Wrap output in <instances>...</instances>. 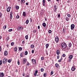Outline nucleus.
Listing matches in <instances>:
<instances>
[{
    "mask_svg": "<svg viewBox=\"0 0 77 77\" xmlns=\"http://www.w3.org/2000/svg\"><path fill=\"white\" fill-rule=\"evenodd\" d=\"M61 47L63 48H66V44L65 43H62Z\"/></svg>",
    "mask_w": 77,
    "mask_h": 77,
    "instance_id": "f257e3e1",
    "label": "nucleus"
},
{
    "mask_svg": "<svg viewBox=\"0 0 77 77\" xmlns=\"http://www.w3.org/2000/svg\"><path fill=\"white\" fill-rule=\"evenodd\" d=\"M23 27L22 26H19L17 28V30L19 31H21L23 29Z\"/></svg>",
    "mask_w": 77,
    "mask_h": 77,
    "instance_id": "f03ea898",
    "label": "nucleus"
},
{
    "mask_svg": "<svg viewBox=\"0 0 77 77\" xmlns=\"http://www.w3.org/2000/svg\"><path fill=\"white\" fill-rule=\"evenodd\" d=\"M7 61H8V59L6 58H4L3 60V63L4 64L6 63V62H7Z\"/></svg>",
    "mask_w": 77,
    "mask_h": 77,
    "instance_id": "7ed1b4c3",
    "label": "nucleus"
},
{
    "mask_svg": "<svg viewBox=\"0 0 77 77\" xmlns=\"http://www.w3.org/2000/svg\"><path fill=\"white\" fill-rule=\"evenodd\" d=\"M31 60L32 63H33V64H34V65H36V60L32 59Z\"/></svg>",
    "mask_w": 77,
    "mask_h": 77,
    "instance_id": "20e7f679",
    "label": "nucleus"
},
{
    "mask_svg": "<svg viewBox=\"0 0 77 77\" xmlns=\"http://www.w3.org/2000/svg\"><path fill=\"white\" fill-rule=\"evenodd\" d=\"M75 27V25L74 24H72L71 26V30H73Z\"/></svg>",
    "mask_w": 77,
    "mask_h": 77,
    "instance_id": "39448f33",
    "label": "nucleus"
},
{
    "mask_svg": "<svg viewBox=\"0 0 77 77\" xmlns=\"http://www.w3.org/2000/svg\"><path fill=\"white\" fill-rule=\"evenodd\" d=\"M55 40L57 43H58V42H59V38L58 36H56L55 37Z\"/></svg>",
    "mask_w": 77,
    "mask_h": 77,
    "instance_id": "423d86ee",
    "label": "nucleus"
},
{
    "mask_svg": "<svg viewBox=\"0 0 77 77\" xmlns=\"http://www.w3.org/2000/svg\"><path fill=\"white\" fill-rule=\"evenodd\" d=\"M55 66H56V67L57 68H60V66L59 64L57 63H56L55 64Z\"/></svg>",
    "mask_w": 77,
    "mask_h": 77,
    "instance_id": "0eeeda50",
    "label": "nucleus"
},
{
    "mask_svg": "<svg viewBox=\"0 0 77 77\" xmlns=\"http://www.w3.org/2000/svg\"><path fill=\"white\" fill-rule=\"evenodd\" d=\"M26 62H27V59H26L25 58L23 60V63L25 64V63H26Z\"/></svg>",
    "mask_w": 77,
    "mask_h": 77,
    "instance_id": "6e6552de",
    "label": "nucleus"
},
{
    "mask_svg": "<svg viewBox=\"0 0 77 77\" xmlns=\"http://www.w3.org/2000/svg\"><path fill=\"white\" fill-rule=\"evenodd\" d=\"M11 8L10 7H8L7 9V11L8 12H10V9Z\"/></svg>",
    "mask_w": 77,
    "mask_h": 77,
    "instance_id": "1a4fd4ad",
    "label": "nucleus"
},
{
    "mask_svg": "<svg viewBox=\"0 0 77 77\" xmlns=\"http://www.w3.org/2000/svg\"><path fill=\"white\" fill-rule=\"evenodd\" d=\"M8 51H5L4 52V56H8Z\"/></svg>",
    "mask_w": 77,
    "mask_h": 77,
    "instance_id": "9d476101",
    "label": "nucleus"
},
{
    "mask_svg": "<svg viewBox=\"0 0 77 77\" xmlns=\"http://www.w3.org/2000/svg\"><path fill=\"white\" fill-rule=\"evenodd\" d=\"M0 77H4V73H3V72L0 73Z\"/></svg>",
    "mask_w": 77,
    "mask_h": 77,
    "instance_id": "9b49d317",
    "label": "nucleus"
},
{
    "mask_svg": "<svg viewBox=\"0 0 77 77\" xmlns=\"http://www.w3.org/2000/svg\"><path fill=\"white\" fill-rule=\"evenodd\" d=\"M24 52H22L21 54H20V57H23V56H24Z\"/></svg>",
    "mask_w": 77,
    "mask_h": 77,
    "instance_id": "f8f14e48",
    "label": "nucleus"
},
{
    "mask_svg": "<svg viewBox=\"0 0 77 77\" xmlns=\"http://www.w3.org/2000/svg\"><path fill=\"white\" fill-rule=\"evenodd\" d=\"M10 19H12V11H11L10 13Z\"/></svg>",
    "mask_w": 77,
    "mask_h": 77,
    "instance_id": "ddd939ff",
    "label": "nucleus"
},
{
    "mask_svg": "<svg viewBox=\"0 0 77 77\" xmlns=\"http://www.w3.org/2000/svg\"><path fill=\"white\" fill-rule=\"evenodd\" d=\"M38 70H35V73H34V75L35 76H36L37 73H38Z\"/></svg>",
    "mask_w": 77,
    "mask_h": 77,
    "instance_id": "4468645a",
    "label": "nucleus"
},
{
    "mask_svg": "<svg viewBox=\"0 0 77 77\" xmlns=\"http://www.w3.org/2000/svg\"><path fill=\"white\" fill-rule=\"evenodd\" d=\"M75 69V68L74 67H72L71 70L72 71H74Z\"/></svg>",
    "mask_w": 77,
    "mask_h": 77,
    "instance_id": "2eb2a0df",
    "label": "nucleus"
},
{
    "mask_svg": "<svg viewBox=\"0 0 77 77\" xmlns=\"http://www.w3.org/2000/svg\"><path fill=\"white\" fill-rule=\"evenodd\" d=\"M56 53L57 54V55H59V54H60V51H59V50H57L56 51Z\"/></svg>",
    "mask_w": 77,
    "mask_h": 77,
    "instance_id": "dca6fc26",
    "label": "nucleus"
},
{
    "mask_svg": "<svg viewBox=\"0 0 77 77\" xmlns=\"http://www.w3.org/2000/svg\"><path fill=\"white\" fill-rule=\"evenodd\" d=\"M56 5H55L54 6V8H55V9L54 10V12H56V11H57V8H56Z\"/></svg>",
    "mask_w": 77,
    "mask_h": 77,
    "instance_id": "f3484780",
    "label": "nucleus"
},
{
    "mask_svg": "<svg viewBox=\"0 0 77 77\" xmlns=\"http://www.w3.org/2000/svg\"><path fill=\"white\" fill-rule=\"evenodd\" d=\"M23 17H26V12H23Z\"/></svg>",
    "mask_w": 77,
    "mask_h": 77,
    "instance_id": "a211bd4d",
    "label": "nucleus"
},
{
    "mask_svg": "<svg viewBox=\"0 0 77 77\" xmlns=\"http://www.w3.org/2000/svg\"><path fill=\"white\" fill-rule=\"evenodd\" d=\"M25 3V1L24 0H21V4H22V3Z\"/></svg>",
    "mask_w": 77,
    "mask_h": 77,
    "instance_id": "6ab92c4d",
    "label": "nucleus"
},
{
    "mask_svg": "<svg viewBox=\"0 0 77 77\" xmlns=\"http://www.w3.org/2000/svg\"><path fill=\"white\" fill-rule=\"evenodd\" d=\"M42 26L43 27H45L46 26V23H43Z\"/></svg>",
    "mask_w": 77,
    "mask_h": 77,
    "instance_id": "aec40b11",
    "label": "nucleus"
},
{
    "mask_svg": "<svg viewBox=\"0 0 77 77\" xmlns=\"http://www.w3.org/2000/svg\"><path fill=\"white\" fill-rule=\"evenodd\" d=\"M73 57L72 55H70L69 57V58L72 59Z\"/></svg>",
    "mask_w": 77,
    "mask_h": 77,
    "instance_id": "412c9836",
    "label": "nucleus"
},
{
    "mask_svg": "<svg viewBox=\"0 0 77 77\" xmlns=\"http://www.w3.org/2000/svg\"><path fill=\"white\" fill-rule=\"evenodd\" d=\"M49 46V44H47L46 45V48H48V47Z\"/></svg>",
    "mask_w": 77,
    "mask_h": 77,
    "instance_id": "4be33fe9",
    "label": "nucleus"
},
{
    "mask_svg": "<svg viewBox=\"0 0 77 77\" xmlns=\"http://www.w3.org/2000/svg\"><path fill=\"white\" fill-rule=\"evenodd\" d=\"M40 71L41 72H44V69L43 68H42L40 69Z\"/></svg>",
    "mask_w": 77,
    "mask_h": 77,
    "instance_id": "5701e85b",
    "label": "nucleus"
},
{
    "mask_svg": "<svg viewBox=\"0 0 77 77\" xmlns=\"http://www.w3.org/2000/svg\"><path fill=\"white\" fill-rule=\"evenodd\" d=\"M17 47H16L14 48V50L15 51H17Z\"/></svg>",
    "mask_w": 77,
    "mask_h": 77,
    "instance_id": "b1692460",
    "label": "nucleus"
},
{
    "mask_svg": "<svg viewBox=\"0 0 77 77\" xmlns=\"http://www.w3.org/2000/svg\"><path fill=\"white\" fill-rule=\"evenodd\" d=\"M19 51H22V50H23V48H22L20 47L19 48Z\"/></svg>",
    "mask_w": 77,
    "mask_h": 77,
    "instance_id": "393cba45",
    "label": "nucleus"
},
{
    "mask_svg": "<svg viewBox=\"0 0 77 77\" xmlns=\"http://www.w3.org/2000/svg\"><path fill=\"white\" fill-rule=\"evenodd\" d=\"M31 48H34V47H35V46H34V45H32L31 46Z\"/></svg>",
    "mask_w": 77,
    "mask_h": 77,
    "instance_id": "a878e982",
    "label": "nucleus"
},
{
    "mask_svg": "<svg viewBox=\"0 0 77 77\" xmlns=\"http://www.w3.org/2000/svg\"><path fill=\"white\" fill-rule=\"evenodd\" d=\"M11 61H12V60L9 59L8 60V63H11Z\"/></svg>",
    "mask_w": 77,
    "mask_h": 77,
    "instance_id": "bb28decb",
    "label": "nucleus"
},
{
    "mask_svg": "<svg viewBox=\"0 0 77 77\" xmlns=\"http://www.w3.org/2000/svg\"><path fill=\"white\" fill-rule=\"evenodd\" d=\"M11 46H14V42H11Z\"/></svg>",
    "mask_w": 77,
    "mask_h": 77,
    "instance_id": "cd10ccee",
    "label": "nucleus"
},
{
    "mask_svg": "<svg viewBox=\"0 0 77 77\" xmlns=\"http://www.w3.org/2000/svg\"><path fill=\"white\" fill-rule=\"evenodd\" d=\"M26 23L27 24L29 23V20H26Z\"/></svg>",
    "mask_w": 77,
    "mask_h": 77,
    "instance_id": "c85d7f7f",
    "label": "nucleus"
},
{
    "mask_svg": "<svg viewBox=\"0 0 77 77\" xmlns=\"http://www.w3.org/2000/svg\"><path fill=\"white\" fill-rule=\"evenodd\" d=\"M28 54V52H27V51H26L25 52V55H27Z\"/></svg>",
    "mask_w": 77,
    "mask_h": 77,
    "instance_id": "c756f323",
    "label": "nucleus"
},
{
    "mask_svg": "<svg viewBox=\"0 0 77 77\" xmlns=\"http://www.w3.org/2000/svg\"><path fill=\"white\" fill-rule=\"evenodd\" d=\"M3 29H6V25L4 26L3 27Z\"/></svg>",
    "mask_w": 77,
    "mask_h": 77,
    "instance_id": "7c9ffc66",
    "label": "nucleus"
},
{
    "mask_svg": "<svg viewBox=\"0 0 77 77\" xmlns=\"http://www.w3.org/2000/svg\"><path fill=\"white\" fill-rule=\"evenodd\" d=\"M71 43H69V47H71Z\"/></svg>",
    "mask_w": 77,
    "mask_h": 77,
    "instance_id": "2f4dec72",
    "label": "nucleus"
},
{
    "mask_svg": "<svg viewBox=\"0 0 77 77\" xmlns=\"http://www.w3.org/2000/svg\"><path fill=\"white\" fill-rule=\"evenodd\" d=\"M53 74V71H52L51 72V75H52Z\"/></svg>",
    "mask_w": 77,
    "mask_h": 77,
    "instance_id": "473e14b6",
    "label": "nucleus"
},
{
    "mask_svg": "<svg viewBox=\"0 0 77 77\" xmlns=\"http://www.w3.org/2000/svg\"><path fill=\"white\" fill-rule=\"evenodd\" d=\"M66 20L67 21H69V19L68 17H66Z\"/></svg>",
    "mask_w": 77,
    "mask_h": 77,
    "instance_id": "72a5a7b5",
    "label": "nucleus"
},
{
    "mask_svg": "<svg viewBox=\"0 0 77 77\" xmlns=\"http://www.w3.org/2000/svg\"><path fill=\"white\" fill-rule=\"evenodd\" d=\"M62 60V58H61V59L59 60L58 61V62H61V61Z\"/></svg>",
    "mask_w": 77,
    "mask_h": 77,
    "instance_id": "f704fd0d",
    "label": "nucleus"
},
{
    "mask_svg": "<svg viewBox=\"0 0 77 77\" xmlns=\"http://www.w3.org/2000/svg\"><path fill=\"white\" fill-rule=\"evenodd\" d=\"M65 32H66V29H63V33H65Z\"/></svg>",
    "mask_w": 77,
    "mask_h": 77,
    "instance_id": "c9c22d12",
    "label": "nucleus"
},
{
    "mask_svg": "<svg viewBox=\"0 0 77 77\" xmlns=\"http://www.w3.org/2000/svg\"><path fill=\"white\" fill-rule=\"evenodd\" d=\"M41 59L42 60H44V58L43 57H42L41 58Z\"/></svg>",
    "mask_w": 77,
    "mask_h": 77,
    "instance_id": "e433bc0d",
    "label": "nucleus"
},
{
    "mask_svg": "<svg viewBox=\"0 0 77 77\" xmlns=\"http://www.w3.org/2000/svg\"><path fill=\"white\" fill-rule=\"evenodd\" d=\"M9 39V37H7L6 38L7 41H8Z\"/></svg>",
    "mask_w": 77,
    "mask_h": 77,
    "instance_id": "4c0bfd02",
    "label": "nucleus"
},
{
    "mask_svg": "<svg viewBox=\"0 0 77 77\" xmlns=\"http://www.w3.org/2000/svg\"><path fill=\"white\" fill-rule=\"evenodd\" d=\"M25 38H26V39H28V35H26L25 36Z\"/></svg>",
    "mask_w": 77,
    "mask_h": 77,
    "instance_id": "58836bf2",
    "label": "nucleus"
},
{
    "mask_svg": "<svg viewBox=\"0 0 77 77\" xmlns=\"http://www.w3.org/2000/svg\"><path fill=\"white\" fill-rule=\"evenodd\" d=\"M19 7L18 6H16V9H19Z\"/></svg>",
    "mask_w": 77,
    "mask_h": 77,
    "instance_id": "ea45409f",
    "label": "nucleus"
},
{
    "mask_svg": "<svg viewBox=\"0 0 77 77\" xmlns=\"http://www.w3.org/2000/svg\"><path fill=\"white\" fill-rule=\"evenodd\" d=\"M52 31H51V30H49L48 31V32L49 33H51Z\"/></svg>",
    "mask_w": 77,
    "mask_h": 77,
    "instance_id": "a19ab883",
    "label": "nucleus"
},
{
    "mask_svg": "<svg viewBox=\"0 0 77 77\" xmlns=\"http://www.w3.org/2000/svg\"><path fill=\"white\" fill-rule=\"evenodd\" d=\"M65 54H63L62 57H65Z\"/></svg>",
    "mask_w": 77,
    "mask_h": 77,
    "instance_id": "79ce46f5",
    "label": "nucleus"
},
{
    "mask_svg": "<svg viewBox=\"0 0 77 77\" xmlns=\"http://www.w3.org/2000/svg\"><path fill=\"white\" fill-rule=\"evenodd\" d=\"M2 60H1L0 61V65H2Z\"/></svg>",
    "mask_w": 77,
    "mask_h": 77,
    "instance_id": "37998d69",
    "label": "nucleus"
},
{
    "mask_svg": "<svg viewBox=\"0 0 77 77\" xmlns=\"http://www.w3.org/2000/svg\"><path fill=\"white\" fill-rule=\"evenodd\" d=\"M43 3H45V0H43Z\"/></svg>",
    "mask_w": 77,
    "mask_h": 77,
    "instance_id": "c03bdc74",
    "label": "nucleus"
},
{
    "mask_svg": "<svg viewBox=\"0 0 77 77\" xmlns=\"http://www.w3.org/2000/svg\"><path fill=\"white\" fill-rule=\"evenodd\" d=\"M43 76L44 77H46V73H45L43 74Z\"/></svg>",
    "mask_w": 77,
    "mask_h": 77,
    "instance_id": "a18cd8bd",
    "label": "nucleus"
},
{
    "mask_svg": "<svg viewBox=\"0 0 77 77\" xmlns=\"http://www.w3.org/2000/svg\"><path fill=\"white\" fill-rule=\"evenodd\" d=\"M60 57V56L59 55H58L57 56V59H59V57Z\"/></svg>",
    "mask_w": 77,
    "mask_h": 77,
    "instance_id": "49530a36",
    "label": "nucleus"
},
{
    "mask_svg": "<svg viewBox=\"0 0 77 77\" xmlns=\"http://www.w3.org/2000/svg\"><path fill=\"white\" fill-rule=\"evenodd\" d=\"M2 17V14L0 13V17Z\"/></svg>",
    "mask_w": 77,
    "mask_h": 77,
    "instance_id": "de8ad7c7",
    "label": "nucleus"
},
{
    "mask_svg": "<svg viewBox=\"0 0 77 77\" xmlns=\"http://www.w3.org/2000/svg\"><path fill=\"white\" fill-rule=\"evenodd\" d=\"M9 32H11V31H12V29H10L8 30Z\"/></svg>",
    "mask_w": 77,
    "mask_h": 77,
    "instance_id": "09e8293b",
    "label": "nucleus"
},
{
    "mask_svg": "<svg viewBox=\"0 0 77 77\" xmlns=\"http://www.w3.org/2000/svg\"><path fill=\"white\" fill-rule=\"evenodd\" d=\"M32 54H33V53H34V50H32Z\"/></svg>",
    "mask_w": 77,
    "mask_h": 77,
    "instance_id": "8fccbe9b",
    "label": "nucleus"
},
{
    "mask_svg": "<svg viewBox=\"0 0 77 77\" xmlns=\"http://www.w3.org/2000/svg\"><path fill=\"white\" fill-rule=\"evenodd\" d=\"M25 76V73H23V77H24Z\"/></svg>",
    "mask_w": 77,
    "mask_h": 77,
    "instance_id": "3c124183",
    "label": "nucleus"
},
{
    "mask_svg": "<svg viewBox=\"0 0 77 77\" xmlns=\"http://www.w3.org/2000/svg\"><path fill=\"white\" fill-rule=\"evenodd\" d=\"M71 59H70L69 58V62H71Z\"/></svg>",
    "mask_w": 77,
    "mask_h": 77,
    "instance_id": "603ef678",
    "label": "nucleus"
},
{
    "mask_svg": "<svg viewBox=\"0 0 77 77\" xmlns=\"http://www.w3.org/2000/svg\"><path fill=\"white\" fill-rule=\"evenodd\" d=\"M17 63H18V65H20V62L19 61H17Z\"/></svg>",
    "mask_w": 77,
    "mask_h": 77,
    "instance_id": "864d4df0",
    "label": "nucleus"
},
{
    "mask_svg": "<svg viewBox=\"0 0 77 77\" xmlns=\"http://www.w3.org/2000/svg\"><path fill=\"white\" fill-rule=\"evenodd\" d=\"M67 16L68 17H71V15H70V14H68Z\"/></svg>",
    "mask_w": 77,
    "mask_h": 77,
    "instance_id": "5fc2aeb1",
    "label": "nucleus"
},
{
    "mask_svg": "<svg viewBox=\"0 0 77 77\" xmlns=\"http://www.w3.org/2000/svg\"><path fill=\"white\" fill-rule=\"evenodd\" d=\"M60 15L58 14V18H60Z\"/></svg>",
    "mask_w": 77,
    "mask_h": 77,
    "instance_id": "6e6d98bb",
    "label": "nucleus"
},
{
    "mask_svg": "<svg viewBox=\"0 0 77 77\" xmlns=\"http://www.w3.org/2000/svg\"><path fill=\"white\" fill-rule=\"evenodd\" d=\"M27 65H28V66H29L30 65V64L29 63L27 62Z\"/></svg>",
    "mask_w": 77,
    "mask_h": 77,
    "instance_id": "4d7b16f0",
    "label": "nucleus"
},
{
    "mask_svg": "<svg viewBox=\"0 0 77 77\" xmlns=\"http://www.w3.org/2000/svg\"><path fill=\"white\" fill-rule=\"evenodd\" d=\"M17 18H20V16L19 15H17Z\"/></svg>",
    "mask_w": 77,
    "mask_h": 77,
    "instance_id": "13d9d810",
    "label": "nucleus"
},
{
    "mask_svg": "<svg viewBox=\"0 0 77 77\" xmlns=\"http://www.w3.org/2000/svg\"><path fill=\"white\" fill-rule=\"evenodd\" d=\"M2 51V47L0 46V51Z\"/></svg>",
    "mask_w": 77,
    "mask_h": 77,
    "instance_id": "bf43d9fd",
    "label": "nucleus"
},
{
    "mask_svg": "<svg viewBox=\"0 0 77 77\" xmlns=\"http://www.w3.org/2000/svg\"><path fill=\"white\" fill-rule=\"evenodd\" d=\"M6 45H7V47L8 48V47H9V45L7 44Z\"/></svg>",
    "mask_w": 77,
    "mask_h": 77,
    "instance_id": "052dcab7",
    "label": "nucleus"
},
{
    "mask_svg": "<svg viewBox=\"0 0 77 77\" xmlns=\"http://www.w3.org/2000/svg\"><path fill=\"white\" fill-rule=\"evenodd\" d=\"M38 29H40V26H38Z\"/></svg>",
    "mask_w": 77,
    "mask_h": 77,
    "instance_id": "680f3d73",
    "label": "nucleus"
},
{
    "mask_svg": "<svg viewBox=\"0 0 77 77\" xmlns=\"http://www.w3.org/2000/svg\"><path fill=\"white\" fill-rule=\"evenodd\" d=\"M30 21H31V23L32 22V19H31V18L30 19Z\"/></svg>",
    "mask_w": 77,
    "mask_h": 77,
    "instance_id": "e2e57ef3",
    "label": "nucleus"
},
{
    "mask_svg": "<svg viewBox=\"0 0 77 77\" xmlns=\"http://www.w3.org/2000/svg\"><path fill=\"white\" fill-rule=\"evenodd\" d=\"M29 5V3L28 2H26V5Z\"/></svg>",
    "mask_w": 77,
    "mask_h": 77,
    "instance_id": "0e129e2a",
    "label": "nucleus"
},
{
    "mask_svg": "<svg viewBox=\"0 0 77 77\" xmlns=\"http://www.w3.org/2000/svg\"><path fill=\"white\" fill-rule=\"evenodd\" d=\"M22 43H23V44H24V41H23Z\"/></svg>",
    "mask_w": 77,
    "mask_h": 77,
    "instance_id": "69168bd1",
    "label": "nucleus"
},
{
    "mask_svg": "<svg viewBox=\"0 0 77 77\" xmlns=\"http://www.w3.org/2000/svg\"><path fill=\"white\" fill-rule=\"evenodd\" d=\"M69 2H70V1H69V0H68L67 1V3H69Z\"/></svg>",
    "mask_w": 77,
    "mask_h": 77,
    "instance_id": "338daca9",
    "label": "nucleus"
},
{
    "mask_svg": "<svg viewBox=\"0 0 77 77\" xmlns=\"http://www.w3.org/2000/svg\"><path fill=\"white\" fill-rule=\"evenodd\" d=\"M26 77H29V75H27Z\"/></svg>",
    "mask_w": 77,
    "mask_h": 77,
    "instance_id": "774afa93",
    "label": "nucleus"
}]
</instances>
